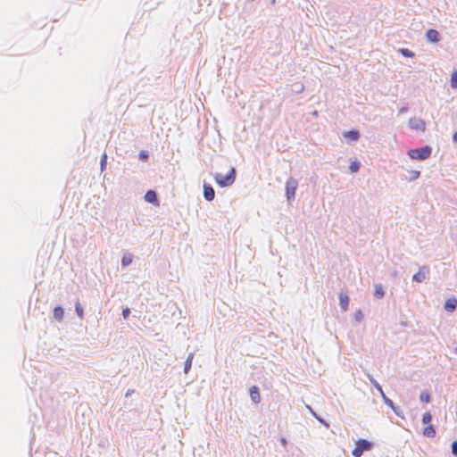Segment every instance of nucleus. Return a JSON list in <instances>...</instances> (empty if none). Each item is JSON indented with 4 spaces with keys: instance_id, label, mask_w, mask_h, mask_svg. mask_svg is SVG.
I'll list each match as a JSON object with an SVG mask.
<instances>
[{
    "instance_id": "10",
    "label": "nucleus",
    "mask_w": 457,
    "mask_h": 457,
    "mask_svg": "<svg viewBox=\"0 0 457 457\" xmlns=\"http://www.w3.org/2000/svg\"><path fill=\"white\" fill-rule=\"evenodd\" d=\"M203 194L204 198L208 202H212L215 197V190L213 187L205 181L203 185Z\"/></svg>"
},
{
    "instance_id": "32",
    "label": "nucleus",
    "mask_w": 457,
    "mask_h": 457,
    "mask_svg": "<svg viewBox=\"0 0 457 457\" xmlns=\"http://www.w3.org/2000/svg\"><path fill=\"white\" fill-rule=\"evenodd\" d=\"M451 453L457 457V440H453L451 444Z\"/></svg>"
},
{
    "instance_id": "33",
    "label": "nucleus",
    "mask_w": 457,
    "mask_h": 457,
    "mask_svg": "<svg viewBox=\"0 0 457 457\" xmlns=\"http://www.w3.org/2000/svg\"><path fill=\"white\" fill-rule=\"evenodd\" d=\"M420 177V170H411V178H410V180L411 181H413V180H416L417 179H419Z\"/></svg>"
},
{
    "instance_id": "30",
    "label": "nucleus",
    "mask_w": 457,
    "mask_h": 457,
    "mask_svg": "<svg viewBox=\"0 0 457 457\" xmlns=\"http://www.w3.org/2000/svg\"><path fill=\"white\" fill-rule=\"evenodd\" d=\"M363 312H361V310H357L355 312H354V320L357 321V322H361L362 320H363Z\"/></svg>"
},
{
    "instance_id": "26",
    "label": "nucleus",
    "mask_w": 457,
    "mask_h": 457,
    "mask_svg": "<svg viewBox=\"0 0 457 457\" xmlns=\"http://www.w3.org/2000/svg\"><path fill=\"white\" fill-rule=\"evenodd\" d=\"M450 86L453 89H457V70H454L451 74Z\"/></svg>"
},
{
    "instance_id": "29",
    "label": "nucleus",
    "mask_w": 457,
    "mask_h": 457,
    "mask_svg": "<svg viewBox=\"0 0 457 457\" xmlns=\"http://www.w3.org/2000/svg\"><path fill=\"white\" fill-rule=\"evenodd\" d=\"M138 159L142 162H148L149 160V153L146 150H140L138 154Z\"/></svg>"
},
{
    "instance_id": "19",
    "label": "nucleus",
    "mask_w": 457,
    "mask_h": 457,
    "mask_svg": "<svg viewBox=\"0 0 457 457\" xmlns=\"http://www.w3.org/2000/svg\"><path fill=\"white\" fill-rule=\"evenodd\" d=\"M306 408L309 410V411L312 413V415L320 423L322 424L323 426H325L327 428H329V423L325 420L323 419L321 416H320L319 414H317L313 409L310 406V405H306Z\"/></svg>"
},
{
    "instance_id": "5",
    "label": "nucleus",
    "mask_w": 457,
    "mask_h": 457,
    "mask_svg": "<svg viewBox=\"0 0 457 457\" xmlns=\"http://www.w3.org/2000/svg\"><path fill=\"white\" fill-rule=\"evenodd\" d=\"M298 187V181L293 177H289L285 185V196L288 204L295 199V192Z\"/></svg>"
},
{
    "instance_id": "25",
    "label": "nucleus",
    "mask_w": 457,
    "mask_h": 457,
    "mask_svg": "<svg viewBox=\"0 0 457 457\" xmlns=\"http://www.w3.org/2000/svg\"><path fill=\"white\" fill-rule=\"evenodd\" d=\"M74 307H75L76 314L78 315V317L79 319L82 320L84 318V308L79 300L75 303Z\"/></svg>"
},
{
    "instance_id": "36",
    "label": "nucleus",
    "mask_w": 457,
    "mask_h": 457,
    "mask_svg": "<svg viewBox=\"0 0 457 457\" xmlns=\"http://www.w3.org/2000/svg\"><path fill=\"white\" fill-rule=\"evenodd\" d=\"M452 139L454 144H457V130L453 134Z\"/></svg>"
},
{
    "instance_id": "31",
    "label": "nucleus",
    "mask_w": 457,
    "mask_h": 457,
    "mask_svg": "<svg viewBox=\"0 0 457 457\" xmlns=\"http://www.w3.org/2000/svg\"><path fill=\"white\" fill-rule=\"evenodd\" d=\"M130 313H131V311H130L129 307L126 306V307L122 308L121 316L124 320L129 319Z\"/></svg>"
},
{
    "instance_id": "20",
    "label": "nucleus",
    "mask_w": 457,
    "mask_h": 457,
    "mask_svg": "<svg viewBox=\"0 0 457 457\" xmlns=\"http://www.w3.org/2000/svg\"><path fill=\"white\" fill-rule=\"evenodd\" d=\"M132 261H133V255L130 253H125L120 261L121 268L122 269L127 268L128 266H129L131 264Z\"/></svg>"
},
{
    "instance_id": "6",
    "label": "nucleus",
    "mask_w": 457,
    "mask_h": 457,
    "mask_svg": "<svg viewBox=\"0 0 457 457\" xmlns=\"http://www.w3.org/2000/svg\"><path fill=\"white\" fill-rule=\"evenodd\" d=\"M342 137L348 145H353L354 143L359 141L361 137V132L357 129H351L349 130L343 131Z\"/></svg>"
},
{
    "instance_id": "7",
    "label": "nucleus",
    "mask_w": 457,
    "mask_h": 457,
    "mask_svg": "<svg viewBox=\"0 0 457 457\" xmlns=\"http://www.w3.org/2000/svg\"><path fill=\"white\" fill-rule=\"evenodd\" d=\"M144 199L146 203L152 204L154 206H160V199L157 192L154 189H148L144 195Z\"/></svg>"
},
{
    "instance_id": "35",
    "label": "nucleus",
    "mask_w": 457,
    "mask_h": 457,
    "mask_svg": "<svg viewBox=\"0 0 457 457\" xmlns=\"http://www.w3.org/2000/svg\"><path fill=\"white\" fill-rule=\"evenodd\" d=\"M279 442H280V444H281L284 447H286V446H287V438H286V437H284V436H281V437H280Z\"/></svg>"
},
{
    "instance_id": "37",
    "label": "nucleus",
    "mask_w": 457,
    "mask_h": 457,
    "mask_svg": "<svg viewBox=\"0 0 457 457\" xmlns=\"http://www.w3.org/2000/svg\"><path fill=\"white\" fill-rule=\"evenodd\" d=\"M132 393H134V390H132V389H129V390L126 392L125 396H126V397H128V396H129Z\"/></svg>"
},
{
    "instance_id": "3",
    "label": "nucleus",
    "mask_w": 457,
    "mask_h": 457,
    "mask_svg": "<svg viewBox=\"0 0 457 457\" xmlns=\"http://www.w3.org/2000/svg\"><path fill=\"white\" fill-rule=\"evenodd\" d=\"M432 147L428 145H422L417 148H411L407 151V155L411 160L424 161L430 157Z\"/></svg>"
},
{
    "instance_id": "14",
    "label": "nucleus",
    "mask_w": 457,
    "mask_h": 457,
    "mask_svg": "<svg viewBox=\"0 0 457 457\" xmlns=\"http://www.w3.org/2000/svg\"><path fill=\"white\" fill-rule=\"evenodd\" d=\"M249 395L251 400L254 403H259L261 402L260 389L256 385H253L249 388Z\"/></svg>"
},
{
    "instance_id": "24",
    "label": "nucleus",
    "mask_w": 457,
    "mask_h": 457,
    "mask_svg": "<svg viewBox=\"0 0 457 457\" xmlns=\"http://www.w3.org/2000/svg\"><path fill=\"white\" fill-rule=\"evenodd\" d=\"M420 401L428 403L431 401V395L428 390H423L420 394Z\"/></svg>"
},
{
    "instance_id": "38",
    "label": "nucleus",
    "mask_w": 457,
    "mask_h": 457,
    "mask_svg": "<svg viewBox=\"0 0 457 457\" xmlns=\"http://www.w3.org/2000/svg\"><path fill=\"white\" fill-rule=\"evenodd\" d=\"M456 352H457V347H456Z\"/></svg>"
},
{
    "instance_id": "1",
    "label": "nucleus",
    "mask_w": 457,
    "mask_h": 457,
    "mask_svg": "<svg viewBox=\"0 0 457 457\" xmlns=\"http://www.w3.org/2000/svg\"><path fill=\"white\" fill-rule=\"evenodd\" d=\"M368 378L370 384L379 393V395L382 398L384 403L387 407H389L397 417L404 419V413L402 408L400 406L395 405V403L389 397L386 396L380 384L370 375H368Z\"/></svg>"
},
{
    "instance_id": "8",
    "label": "nucleus",
    "mask_w": 457,
    "mask_h": 457,
    "mask_svg": "<svg viewBox=\"0 0 457 457\" xmlns=\"http://www.w3.org/2000/svg\"><path fill=\"white\" fill-rule=\"evenodd\" d=\"M409 127L416 131H425L426 129V122L424 120L420 118H411L408 121Z\"/></svg>"
},
{
    "instance_id": "28",
    "label": "nucleus",
    "mask_w": 457,
    "mask_h": 457,
    "mask_svg": "<svg viewBox=\"0 0 457 457\" xmlns=\"http://www.w3.org/2000/svg\"><path fill=\"white\" fill-rule=\"evenodd\" d=\"M107 166V154L104 153L100 158V170L104 171Z\"/></svg>"
},
{
    "instance_id": "13",
    "label": "nucleus",
    "mask_w": 457,
    "mask_h": 457,
    "mask_svg": "<svg viewBox=\"0 0 457 457\" xmlns=\"http://www.w3.org/2000/svg\"><path fill=\"white\" fill-rule=\"evenodd\" d=\"M457 308V298L451 296L447 298L444 303V309L447 312H453Z\"/></svg>"
},
{
    "instance_id": "9",
    "label": "nucleus",
    "mask_w": 457,
    "mask_h": 457,
    "mask_svg": "<svg viewBox=\"0 0 457 457\" xmlns=\"http://www.w3.org/2000/svg\"><path fill=\"white\" fill-rule=\"evenodd\" d=\"M428 274H429V268L428 266L424 265L420 267L419 271L412 275L411 279L413 282L422 283L426 279Z\"/></svg>"
},
{
    "instance_id": "21",
    "label": "nucleus",
    "mask_w": 457,
    "mask_h": 457,
    "mask_svg": "<svg viewBox=\"0 0 457 457\" xmlns=\"http://www.w3.org/2000/svg\"><path fill=\"white\" fill-rule=\"evenodd\" d=\"M193 359H194V353H190L187 355V359L185 361V363H184V370H183V371H184L185 374H187L190 371L191 367H192Z\"/></svg>"
},
{
    "instance_id": "15",
    "label": "nucleus",
    "mask_w": 457,
    "mask_h": 457,
    "mask_svg": "<svg viewBox=\"0 0 457 457\" xmlns=\"http://www.w3.org/2000/svg\"><path fill=\"white\" fill-rule=\"evenodd\" d=\"M53 315L55 320L62 322L64 317V308L62 305L54 306Z\"/></svg>"
},
{
    "instance_id": "23",
    "label": "nucleus",
    "mask_w": 457,
    "mask_h": 457,
    "mask_svg": "<svg viewBox=\"0 0 457 457\" xmlns=\"http://www.w3.org/2000/svg\"><path fill=\"white\" fill-rule=\"evenodd\" d=\"M361 166V162L355 159L350 162L348 169L351 173H357L360 170Z\"/></svg>"
},
{
    "instance_id": "4",
    "label": "nucleus",
    "mask_w": 457,
    "mask_h": 457,
    "mask_svg": "<svg viewBox=\"0 0 457 457\" xmlns=\"http://www.w3.org/2000/svg\"><path fill=\"white\" fill-rule=\"evenodd\" d=\"M374 442L366 438H359L355 441V447L352 451L353 457H361L364 452L371 451L374 448Z\"/></svg>"
},
{
    "instance_id": "18",
    "label": "nucleus",
    "mask_w": 457,
    "mask_h": 457,
    "mask_svg": "<svg viewBox=\"0 0 457 457\" xmlns=\"http://www.w3.org/2000/svg\"><path fill=\"white\" fill-rule=\"evenodd\" d=\"M423 436H426V437H428V438H433L436 436V428L434 425L432 424H428L424 428H423V432H422Z\"/></svg>"
},
{
    "instance_id": "11",
    "label": "nucleus",
    "mask_w": 457,
    "mask_h": 457,
    "mask_svg": "<svg viewBox=\"0 0 457 457\" xmlns=\"http://www.w3.org/2000/svg\"><path fill=\"white\" fill-rule=\"evenodd\" d=\"M426 39L432 44H437L441 40V35L435 29H428L425 33Z\"/></svg>"
},
{
    "instance_id": "12",
    "label": "nucleus",
    "mask_w": 457,
    "mask_h": 457,
    "mask_svg": "<svg viewBox=\"0 0 457 457\" xmlns=\"http://www.w3.org/2000/svg\"><path fill=\"white\" fill-rule=\"evenodd\" d=\"M338 298H339V305H340L341 310L343 312H346L349 307V301H350L349 295H347L346 292L341 291L338 295Z\"/></svg>"
},
{
    "instance_id": "34",
    "label": "nucleus",
    "mask_w": 457,
    "mask_h": 457,
    "mask_svg": "<svg viewBox=\"0 0 457 457\" xmlns=\"http://www.w3.org/2000/svg\"><path fill=\"white\" fill-rule=\"evenodd\" d=\"M408 110H409V107L407 105L402 106L399 109V114H403V113L408 112Z\"/></svg>"
},
{
    "instance_id": "17",
    "label": "nucleus",
    "mask_w": 457,
    "mask_h": 457,
    "mask_svg": "<svg viewBox=\"0 0 457 457\" xmlns=\"http://www.w3.org/2000/svg\"><path fill=\"white\" fill-rule=\"evenodd\" d=\"M386 291L381 284H376L374 287L373 295L376 299H383L385 297Z\"/></svg>"
},
{
    "instance_id": "22",
    "label": "nucleus",
    "mask_w": 457,
    "mask_h": 457,
    "mask_svg": "<svg viewBox=\"0 0 457 457\" xmlns=\"http://www.w3.org/2000/svg\"><path fill=\"white\" fill-rule=\"evenodd\" d=\"M397 52L403 57L405 58H413L415 57V53L413 51H411V49L409 48H404V47H402V48H399L397 50Z\"/></svg>"
},
{
    "instance_id": "16",
    "label": "nucleus",
    "mask_w": 457,
    "mask_h": 457,
    "mask_svg": "<svg viewBox=\"0 0 457 457\" xmlns=\"http://www.w3.org/2000/svg\"><path fill=\"white\" fill-rule=\"evenodd\" d=\"M162 0H144L142 3L143 9L145 11L154 9Z\"/></svg>"
},
{
    "instance_id": "2",
    "label": "nucleus",
    "mask_w": 457,
    "mask_h": 457,
    "mask_svg": "<svg viewBox=\"0 0 457 457\" xmlns=\"http://www.w3.org/2000/svg\"><path fill=\"white\" fill-rule=\"evenodd\" d=\"M214 180L220 187H228L232 186L237 178V170L235 167H230L229 170L225 174L216 172L214 174Z\"/></svg>"
},
{
    "instance_id": "27",
    "label": "nucleus",
    "mask_w": 457,
    "mask_h": 457,
    "mask_svg": "<svg viewBox=\"0 0 457 457\" xmlns=\"http://www.w3.org/2000/svg\"><path fill=\"white\" fill-rule=\"evenodd\" d=\"M431 420H432V414L430 413V411H426L425 413H423L422 418H421L422 424H424V425L431 424L430 423Z\"/></svg>"
}]
</instances>
